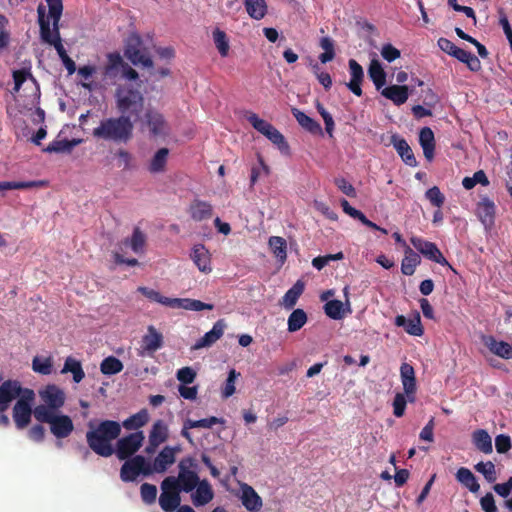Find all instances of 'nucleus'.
I'll return each instance as SVG.
<instances>
[{
    "instance_id": "obj_1",
    "label": "nucleus",
    "mask_w": 512,
    "mask_h": 512,
    "mask_svg": "<svg viewBox=\"0 0 512 512\" xmlns=\"http://www.w3.org/2000/svg\"><path fill=\"white\" fill-rule=\"evenodd\" d=\"M142 81L138 83H121L115 89V107L119 115L128 117L135 123L142 114L145 97L142 92Z\"/></svg>"
},
{
    "instance_id": "obj_2",
    "label": "nucleus",
    "mask_w": 512,
    "mask_h": 512,
    "mask_svg": "<svg viewBox=\"0 0 512 512\" xmlns=\"http://www.w3.org/2000/svg\"><path fill=\"white\" fill-rule=\"evenodd\" d=\"M89 430L86 432L88 447L101 457H110L114 454L112 441L117 439L121 433V425L114 420H103L94 425L88 423Z\"/></svg>"
},
{
    "instance_id": "obj_3",
    "label": "nucleus",
    "mask_w": 512,
    "mask_h": 512,
    "mask_svg": "<svg viewBox=\"0 0 512 512\" xmlns=\"http://www.w3.org/2000/svg\"><path fill=\"white\" fill-rule=\"evenodd\" d=\"M134 122L128 117L119 115L109 117L100 121V124L93 129L94 138L114 143H127L133 137Z\"/></svg>"
},
{
    "instance_id": "obj_4",
    "label": "nucleus",
    "mask_w": 512,
    "mask_h": 512,
    "mask_svg": "<svg viewBox=\"0 0 512 512\" xmlns=\"http://www.w3.org/2000/svg\"><path fill=\"white\" fill-rule=\"evenodd\" d=\"M48 5V15H46L45 6L40 4L37 7L38 24L40 28V37L43 41V28L48 29L50 39L55 40L61 38L60 36V19L63 12L62 0H46Z\"/></svg>"
},
{
    "instance_id": "obj_5",
    "label": "nucleus",
    "mask_w": 512,
    "mask_h": 512,
    "mask_svg": "<svg viewBox=\"0 0 512 512\" xmlns=\"http://www.w3.org/2000/svg\"><path fill=\"white\" fill-rule=\"evenodd\" d=\"M196 462L192 457L181 459L178 464V476H168L166 479L180 492H193L200 482V478L195 470Z\"/></svg>"
},
{
    "instance_id": "obj_6",
    "label": "nucleus",
    "mask_w": 512,
    "mask_h": 512,
    "mask_svg": "<svg viewBox=\"0 0 512 512\" xmlns=\"http://www.w3.org/2000/svg\"><path fill=\"white\" fill-rule=\"evenodd\" d=\"M39 397L42 403L33 409L34 418L42 416L43 412L47 414L61 412L66 401L64 390L55 384H48L39 390Z\"/></svg>"
},
{
    "instance_id": "obj_7",
    "label": "nucleus",
    "mask_w": 512,
    "mask_h": 512,
    "mask_svg": "<svg viewBox=\"0 0 512 512\" xmlns=\"http://www.w3.org/2000/svg\"><path fill=\"white\" fill-rule=\"evenodd\" d=\"M39 423H46L52 435L57 439H64L71 435L74 430V424L70 416L61 412L47 414L43 412L42 416L35 417Z\"/></svg>"
},
{
    "instance_id": "obj_8",
    "label": "nucleus",
    "mask_w": 512,
    "mask_h": 512,
    "mask_svg": "<svg viewBox=\"0 0 512 512\" xmlns=\"http://www.w3.org/2000/svg\"><path fill=\"white\" fill-rule=\"evenodd\" d=\"M139 475L150 476V462L142 455L126 459L120 469V478L123 482H134Z\"/></svg>"
},
{
    "instance_id": "obj_9",
    "label": "nucleus",
    "mask_w": 512,
    "mask_h": 512,
    "mask_svg": "<svg viewBox=\"0 0 512 512\" xmlns=\"http://www.w3.org/2000/svg\"><path fill=\"white\" fill-rule=\"evenodd\" d=\"M144 438L142 431L124 436L118 439L114 453H116L119 460L130 459L141 448Z\"/></svg>"
},
{
    "instance_id": "obj_10",
    "label": "nucleus",
    "mask_w": 512,
    "mask_h": 512,
    "mask_svg": "<svg viewBox=\"0 0 512 512\" xmlns=\"http://www.w3.org/2000/svg\"><path fill=\"white\" fill-rule=\"evenodd\" d=\"M411 244L427 259L438 263L442 266H450L447 259L443 256L437 245L433 242L427 241L421 237L412 236L410 238Z\"/></svg>"
},
{
    "instance_id": "obj_11",
    "label": "nucleus",
    "mask_w": 512,
    "mask_h": 512,
    "mask_svg": "<svg viewBox=\"0 0 512 512\" xmlns=\"http://www.w3.org/2000/svg\"><path fill=\"white\" fill-rule=\"evenodd\" d=\"M179 489H176L166 478L161 482L159 505L164 512H174L181 505Z\"/></svg>"
},
{
    "instance_id": "obj_12",
    "label": "nucleus",
    "mask_w": 512,
    "mask_h": 512,
    "mask_svg": "<svg viewBox=\"0 0 512 512\" xmlns=\"http://www.w3.org/2000/svg\"><path fill=\"white\" fill-rule=\"evenodd\" d=\"M141 124L148 129L152 137L164 136L168 131V124L164 116L156 109H147Z\"/></svg>"
},
{
    "instance_id": "obj_13",
    "label": "nucleus",
    "mask_w": 512,
    "mask_h": 512,
    "mask_svg": "<svg viewBox=\"0 0 512 512\" xmlns=\"http://www.w3.org/2000/svg\"><path fill=\"white\" fill-rule=\"evenodd\" d=\"M181 451V447L165 446L155 457L153 463H150V470L153 473H165L167 469L175 463L176 454Z\"/></svg>"
},
{
    "instance_id": "obj_14",
    "label": "nucleus",
    "mask_w": 512,
    "mask_h": 512,
    "mask_svg": "<svg viewBox=\"0 0 512 512\" xmlns=\"http://www.w3.org/2000/svg\"><path fill=\"white\" fill-rule=\"evenodd\" d=\"M240 496L242 505L249 512H259L263 507L262 498L256 490L247 483L240 484Z\"/></svg>"
},
{
    "instance_id": "obj_15",
    "label": "nucleus",
    "mask_w": 512,
    "mask_h": 512,
    "mask_svg": "<svg viewBox=\"0 0 512 512\" xmlns=\"http://www.w3.org/2000/svg\"><path fill=\"white\" fill-rule=\"evenodd\" d=\"M476 214L486 228H491L495 222V203L489 197L482 196L477 203Z\"/></svg>"
},
{
    "instance_id": "obj_16",
    "label": "nucleus",
    "mask_w": 512,
    "mask_h": 512,
    "mask_svg": "<svg viewBox=\"0 0 512 512\" xmlns=\"http://www.w3.org/2000/svg\"><path fill=\"white\" fill-rule=\"evenodd\" d=\"M163 346V336L156 328L150 325L147 333L142 337L140 355H152Z\"/></svg>"
},
{
    "instance_id": "obj_17",
    "label": "nucleus",
    "mask_w": 512,
    "mask_h": 512,
    "mask_svg": "<svg viewBox=\"0 0 512 512\" xmlns=\"http://www.w3.org/2000/svg\"><path fill=\"white\" fill-rule=\"evenodd\" d=\"M32 406L24 401H16L12 409V417L18 430L25 429L31 422Z\"/></svg>"
},
{
    "instance_id": "obj_18",
    "label": "nucleus",
    "mask_w": 512,
    "mask_h": 512,
    "mask_svg": "<svg viewBox=\"0 0 512 512\" xmlns=\"http://www.w3.org/2000/svg\"><path fill=\"white\" fill-rule=\"evenodd\" d=\"M10 384L0 386V426L8 427L10 425L9 417L5 414L8 410L12 401L15 400V396L18 394V390L11 389Z\"/></svg>"
},
{
    "instance_id": "obj_19",
    "label": "nucleus",
    "mask_w": 512,
    "mask_h": 512,
    "mask_svg": "<svg viewBox=\"0 0 512 512\" xmlns=\"http://www.w3.org/2000/svg\"><path fill=\"white\" fill-rule=\"evenodd\" d=\"M225 327L226 324L224 320L219 319L214 323L213 328L210 331L206 332L204 336L196 341L192 349L198 350L204 347H210L223 336Z\"/></svg>"
},
{
    "instance_id": "obj_20",
    "label": "nucleus",
    "mask_w": 512,
    "mask_h": 512,
    "mask_svg": "<svg viewBox=\"0 0 512 512\" xmlns=\"http://www.w3.org/2000/svg\"><path fill=\"white\" fill-rule=\"evenodd\" d=\"M400 377L405 394L409 401H414V394L416 392V377L415 370L412 365L404 362L400 367Z\"/></svg>"
},
{
    "instance_id": "obj_21",
    "label": "nucleus",
    "mask_w": 512,
    "mask_h": 512,
    "mask_svg": "<svg viewBox=\"0 0 512 512\" xmlns=\"http://www.w3.org/2000/svg\"><path fill=\"white\" fill-rule=\"evenodd\" d=\"M348 65L351 78L347 83V87L354 95L360 97L363 94L361 88L364 80L363 68L355 59H350Z\"/></svg>"
},
{
    "instance_id": "obj_22",
    "label": "nucleus",
    "mask_w": 512,
    "mask_h": 512,
    "mask_svg": "<svg viewBox=\"0 0 512 512\" xmlns=\"http://www.w3.org/2000/svg\"><path fill=\"white\" fill-rule=\"evenodd\" d=\"M190 257L201 272L210 273L212 271L211 255L203 244L194 245Z\"/></svg>"
},
{
    "instance_id": "obj_23",
    "label": "nucleus",
    "mask_w": 512,
    "mask_h": 512,
    "mask_svg": "<svg viewBox=\"0 0 512 512\" xmlns=\"http://www.w3.org/2000/svg\"><path fill=\"white\" fill-rule=\"evenodd\" d=\"M483 343L489 351L496 356L506 360L512 358V344L502 340H497L493 336H484Z\"/></svg>"
},
{
    "instance_id": "obj_24",
    "label": "nucleus",
    "mask_w": 512,
    "mask_h": 512,
    "mask_svg": "<svg viewBox=\"0 0 512 512\" xmlns=\"http://www.w3.org/2000/svg\"><path fill=\"white\" fill-rule=\"evenodd\" d=\"M395 325L398 327H404L405 331L409 335L422 336L424 334L421 317L417 311H415L413 317L409 319H406L403 315L396 316Z\"/></svg>"
},
{
    "instance_id": "obj_25",
    "label": "nucleus",
    "mask_w": 512,
    "mask_h": 512,
    "mask_svg": "<svg viewBox=\"0 0 512 512\" xmlns=\"http://www.w3.org/2000/svg\"><path fill=\"white\" fill-rule=\"evenodd\" d=\"M194 490L195 491L191 494V500L196 507L208 504L214 497L212 486L206 479L200 480Z\"/></svg>"
},
{
    "instance_id": "obj_26",
    "label": "nucleus",
    "mask_w": 512,
    "mask_h": 512,
    "mask_svg": "<svg viewBox=\"0 0 512 512\" xmlns=\"http://www.w3.org/2000/svg\"><path fill=\"white\" fill-rule=\"evenodd\" d=\"M391 143L406 165L411 167L417 166L418 162L414 153L404 138H401L398 135H393L391 137Z\"/></svg>"
},
{
    "instance_id": "obj_27",
    "label": "nucleus",
    "mask_w": 512,
    "mask_h": 512,
    "mask_svg": "<svg viewBox=\"0 0 512 512\" xmlns=\"http://www.w3.org/2000/svg\"><path fill=\"white\" fill-rule=\"evenodd\" d=\"M381 95L400 106L408 100L409 88L406 85H390L382 89Z\"/></svg>"
},
{
    "instance_id": "obj_28",
    "label": "nucleus",
    "mask_w": 512,
    "mask_h": 512,
    "mask_svg": "<svg viewBox=\"0 0 512 512\" xmlns=\"http://www.w3.org/2000/svg\"><path fill=\"white\" fill-rule=\"evenodd\" d=\"M106 57L107 63L103 68V75L107 79L115 80L118 77L119 73L122 72L124 60L118 52L108 53Z\"/></svg>"
},
{
    "instance_id": "obj_29",
    "label": "nucleus",
    "mask_w": 512,
    "mask_h": 512,
    "mask_svg": "<svg viewBox=\"0 0 512 512\" xmlns=\"http://www.w3.org/2000/svg\"><path fill=\"white\" fill-rule=\"evenodd\" d=\"M213 213L212 205L203 200L195 199L189 206V214L194 221L210 219Z\"/></svg>"
},
{
    "instance_id": "obj_30",
    "label": "nucleus",
    "mask_w": 512,
    "mask_h": 512,
    "mask_svg": "<svg viewBox=\"0 0 512 512\" xmlns=\"http://www.w3.org/2000/svg\"><path fill=\"white\" fill-rule=\"evenodd\" d=\"M419 143L423 149V154L428 161H432L435 151V138L431 128L423 127L419 132Z\"/></svg>"
},
{
    "instance_id": "obj_31",
    "label": "nucleus",
    "mask_w": 512,
    "mask_h": 512,
    "mask_svg": "<svg viewBox=\"0 0 512 512\" xmlns=\"http://www.w3.org/2000/svg\"><path fill=\"white\" fill-rule=\"evenodd\" d=\"M292 114L296 118L297 122L301 127L312 134H322L321 125L315 121L313 118L305 114L303 111L293 108Z\"/></svg>"
},
{
    "instance_id": "obj_32",
    "label": "nucleus",
    "mask_w": 512,
    "mask_h": 512,
    "mask_svg": "<svg viewBox=\"0 0 512 512\" xmlns=\"http://www.w3.org/2000/svg\"><path fill=\"white\" fill-rule=\"evenodd\" d=\"M404 253L405 256L401 263V272L404 275L411 276L414 274L416 267L421 263V258L410 246H406Z\"/></svg>"
},
{
    "instance_id": "obj_33",
    "label": "nucleus",
    "mask_w": 512,
    "mask_h": 512,
    "mask_svg": "<svg viewBox=\"0 0 512 512\" xmlns=\"http://www.w3.org/2000/svg\"><path fill=\"white\" fill-rule=\"evenodd\" d=\"M247 14L254 20L263 19L267 12L268 6L265 0H242Z\"/></svg>"
},
{
    "instance_id": "obj_34",
    "label": "nucleus",
    "mask_w": 512,
    "mask_h": 512,
    "mask_svg": "<svg viewBox=\"0 0 512 512\" xmlns=\"http://www.w3.org/2000/svg\"><path fill=\"white\" fill-rule=\"evenodd\" d=\"M368 75L374 83L377 90L383 88L386 84V72L377 59H372L368 67Z\"/></svg>"
},
{
    "instance_id": "obj_35",
    "label": "nucleus",
    "mask_w": 512,
    "mask_h": 512,
    "mask_svg": "<svg viewBox=\"0 0 512 512\" xmlns=\"http://www.w3.org/2000/svg\"><path fill=\"white\" fill-rule=\"evenodd\" d=\"M451 56H453L460 62L465 63L467 67L473 72H477L481 69L480 60L476 55L469 51L457 47L455 50L452 51Z\"/></svg>"
},
{
    "instance_id": "obj_36",
    "label": "nucleus",
    "mask_w": 512,
    "mask_h": 512,
    "mask_svg": "<svg viewBox=\"0 0 512 512\" xmlns=\"http://www.w3.org/2000/svg\"><path fill=\"white\" fill-rule=\"evenodd\" d=\"M169 155L168 148H160L152 157L149 162L148 170L152 174L161 173L165 171Z\"/></svg>"
},
{
    "instance_id": "obj_37",
    "label": "nucleus",
    "mask_w": 512,
    "mask_h": 512,
    "mask_svg": "<svg viewBox=\"0 0 512 512\" xmlns=\"http://www.w3.org/2000/svg\"><path fill=\"white\" fill-rule=\"evenodd\" d=\"M456 479L472 493H477L480 489V485L477 482L475 475L468 468H459L456 472Z\"/></svg>"
},
{
    "instance_id": "obj_38",
    "label": "nucleus",
    "mask_w": 512,
    "mask_h": 512,
    "mask_svg": "<svg viewBox=\"0 0 512 512\" xmlns=\"http://www.w3.org/2000/svg\"><path fill=\"white\" fill-rule=\"evenodd\" d=\"M169 431L168 426L163 420H157L153 423L149 433V442L152 444L160 445L168 439Z\"/></svg>"
},
{
    "instance_id": "obj_39",
    "label": "nucleus",
    "mask_w": 512,
    "mask_h": 512,
    "mask_svg": "<svg viewBox=\"0 0 512 512\" xmlns=\"http://www.w3.org/2000/svg\"><path fill=\"white\" fill-rule=\"evenodd\" d=\"M269 247L277 260L284 264L287 259V242L279 236H271L268 241Z\"/></svg>"
},
{
    "instance_id": "obj_40",
    "label": "nucleus",
    "mask_w": 512,
    "mask_h": 512,
    "mask_svg": "<svg viewBox=\"0 0 512 512\" xmlns=\"http://www.w3.org/2000/svg\"><path fill=\"white\" fill-rule=\"evenodd\" d=\"M6 384H10L11 389L18 390V394L15 396V400L24 401L32 406V403L35 399V393L30 388H23L20 381L18 380H6L0 386H4Z\"/></svg>"
},
{
    "instance_id": "obj_41",
    "label": "nucleus",
    "mask_w": 512,
    "mask_h": 512,
    "mask_svg": "<svg viewBox=\"0 0 512 512\" xmlns=\"http://www.w3.org/2000/svg\"><path fill=\"white\" fill-rule=\"evenodd\" d=\"M473 443L478 450L485 454H489L493 450L492 439L486 430H476L473 433Z\"/></svg>"
},
{
    "instance_id": "obj_42",
    "label": "nucleus",
    "mask_w": 512,
    "mask_h": 512,
    "mask_svg": "<svg viewBox=\"0 0 512 512\" xmlns=\"http://www.w3.org/2000/svg\"><path fill=\"white\" fill-rule=\"evenodd\" d=\"M68 372L72 373L73 380L75 383H80L85 377V373H84V370L82 368L80 361H78L72 357H68L65 360L64 366L61 370L62 374H65Z\"/></svg>"
},
{
    "instance_id": "obj_43",
    "label": "nucleus",
    "mask_w": 512,
    "mask_h": 512,
    "mask_svg": "<svg viewBox=\"0 0 512 512\" xmlns=\"http://www.w3.org/2000/svg\"><path fill=\"white\" fill-rule=\"evenodd\" d=\"M304 291V283L298 280L283 296V305L287 309H291L297 303L299 297Z\"/></svg>"
},
{
    "instance_id": "obj_44",
    "label": "nucleus",
    "mask_w": 512,
    "mask_h": 512,
    "mask_svg": "<svg viewBox=\"0 0 512 512\" xmlns=\"http://www.w3.org/2000/svg\"><path fill=\"white\" fill-rule=\"evenodd\" d=\"M269 139L282 153L288 154L290 147L283 134L273 125L263 134Z\"/></svg>"
},
{
    "instance_id": "obj_45",
    "label": "nucleus",
    "mask_w": 512,
    "mask_h": 512,
    "mask_svg": "<svg viewBox=\"0 0 512 512\" xmlns=\"http://www.w3.org/2000/svg\"><path fill=\"white\" fill-rule=\"evenodd\" d=\"M308 317L306 312L303 309H295L288 317V331L296 332L300 330L307 322Z\"/></svg>"
},
{
    "instance_id": "obj_46",
    "label": "nucleus",
    "mask_w": 512,
    "mask_h": 512,
    "mask_svg": "<svg viewBox=\"0 0 512 512\" xmlns=\"http://www.w3.org/2000/svg\"><path fill=\"white\" fill-rule=\"evenodd\" d=\"M123 363L114 356H109L103 359L100 364V371L104 375H115L123 370Z\"/></svg>"
},
{
    "instance_id": "obj_47",
    "label": "nucleus",
    "mask_w": 512,
    "mask_h": 512,
    "mask_svg": "<svg viewBox=\"0 0 512 512\" xmlns=\"http://www.w3.org/2000/svg\"><path fill=\"white\" fill-rule=\"evenodd\" d=\"M149 420L147 410L143 409L130 416L123 422V426L128 430H136L144 426Z\"/></svg>"
},
{
    "instance_id": "obj_48",
    "label": "nucleus",
    "mask_w": 512,
    "mask_h": 512,
    "mask_svg": "<svg viewBox=\"0 0 512 512\" xmlns=\"http://www.w3.org/2000/svg\"><path fill=\"white\" fill-rule=\"evenodd\" d=\"M324 312L329 318L340 320L344 317V305L340 300H330L325 303Z\"/></svg>"
},
{
    "instance_id": "obj_49",
    "label": "nucleus",
    "mask_w": 512,
    "mask_h": 512,
    "mask_svg": "<svg viewBox=\"0 0 512 512\" xmlns=\"http://www.w3.org/2000/svg\"><path fill=\"white\" fill-rule=\"evenodd\" d=\"M213 40L219 54L222 57L228 56L230 46L226 33L218 28L215 29L213 31Z\"/></svg>"
},
{
    "instance_id": "obj_50",
    "label": "nucleus",
    "mask_w": 512,
    "mask_h": 512,
    "mask_svg": "<svg viewBox=\"0 0 512 512\" xmlns=\"http://www.w3.org/2000/svg\"><path fill=\"white\" fill-rule=\"evenodd\" d=\"M320 47L324 50V52L319 55L321 63L325 64L332 61L335 57L333 40L330 37H322L320 39Z\"/></svg>"
},
{
    "instance_id": "obj_51",
    "label": "nucleus",
    "mask_w": 512,
    "mask_h": 512,
    "mask_svg": "<svg viewBox=\"0 0 512 512\" xmlns=\"http://www.w3.org/2000/svg\"><path fill=\"white\" fill-rule=\"evenodd\" d=\"M185 310L190 311H201V310H212L214 308L213 304L204 303L200 300L190 299V298H181L180 299V307Z\"/></svg>"
},
{
    "instance_id": "obj_52",
    "label": "nucleus",
    "mask_w": 512,
    "mask_h": 512,
    "mask_svg": "<svg viewBox=\"0 0 512 512\" xmlns=\"http://www.w3.org/2000/svg\"><path fill=\"white\" fill-rule=\"evenodd\" d=\"M140 495L145 504L151 505L157 498V487L150 483H143L140 487Z\"/></svg>"
},
{
    "instance_id": "obj_53",
    "label": "nucleus",
    "mask_w": 512,
    "mask_h": 512,
    "mask_svg": "<svg viewBox=\"0 0 512 512\" xmlns=\"http://www.w3.org/2000/svg\"><path fill=\"white\" fill-rule=\"evenodd\" d=\"M225 420L223 418H218L216 416H211L208 418L200 419V420H192L188 418V425L193 428H206L210 429L216 424H224Z\"/></svg>"
},
{
    "instance_id": "obj_54",
    "label": "nucleus",
    "mask_w": 512,
    "mask_h": 512,
    "mask_svg": "<svg viewBox=\"0 0 512 512\" xmlns=\"http://www.w3.org/2000/svg\"><path fill=\"white\" fill-rule=\"evenodd\" d=\"M477 472L481 473L488 482H494L496 480L495 465L491 461L479 462L475 465Z\"/></svg>"
},
{
    "instance_id": "obj_55",
    "label": "nucleus",
    "mask_w": 512,
    "mask_h": 512,
    "mask_svg": "<svg viewBox=\"0 0 512 512\" xmlns=\"http://www.w3.org/2000/svg\"><path fill=\"white\" fill-rule=\"evenodd\" d=\"M32 368L37 373L49 375L52 372V361L50 358L41 359L39 357H34L32 361Z\"/></svg>"
},
{
    "instance_id": "obj_56",
    "label": "nucleus",
    "mask_w": 512,
    "mask_h": 512,
    "mask_svg": "<svg viewBox=\"0 0 512 512\" xmlns=\"http://www.w3.org/2000/svg\"><path fill=\"white\" fill-rule=\"evenodd\" d=\"M43 42L53 46L61 59L68 56L62 44V39L58 37L55 40L50 39L48 29L45 27L43 28Z\"/></svg>"
},
{
    "instance_id": "obj_57",
    "label": "nucleus",
    "mask_w": 512,
    "mask_h": 512,
    "mask_svg": "<svg viewBox=\"0 0 512 512\" xmlns=\"http://www.w3.org/2000/svg\"><path fill=\"white\" fill-rule=\"evenodd\" d=\"M425 196L430 203L437 208H441L445 202V197L437 186L429 188Z\"/></svg>"
},
{
    "instance_id": "obj_58",
    "label": "nucleus",
    "mask_w": 512,
    "mask_h": 512,
    "mask_svg": "<svg viewBox=\"0 0 512 512\" xmlns=\"http://www.w3.org/2000/svg\"><path fill=\"white\" fill-rule=\"evenodd\" d=\"M247 120L251 124V126L262 135L265 134L266 131L270 129V127L272 126L271 123L259 118V116L256 113H250L247 116Z\"/></svg>"
},
{
    "instance_id": "obj_59",
    "label": "nucleus",
    "mask_w": 512,
    "mask_h": 512,
    "mask_svg": "<svg viewBox=\"0 0 512 512\" xmlns=\"http://www.w3.org/2000/svg\"><path fill=\"white\" fill-rule=\"evenodd\" d=\"M141 43L139 36H132L129 38L124 49V55L128 60L137 55V51L141 49Z\"/></svg>"
},
{
    "instance_id": "obj_60",
    "label": "nucleus",
    "mask_w": 512,
    "mask_h": 512,
    "mask_svg": "<svg viewBox=\"0 0 512 512\" xmlns=\"http://www.w3.org/2000/svg\"><path fill=\"white\" fill-rule=\"evenodd\" d=\"M8 24L7 17L0 14V50L7 48L10 43V33L7 30Z\"/></svg>"
},
{
    "instance_id": "obj_61",
    "label": "nucleus",
    "mask_w": 512,
    "mask_h": 512,
    "mask_svg": "<svg viewBox=\"0 0 512 512\" xmlns=\"http://www.w3.org/2000/svg\"><path fill=\"white\" fill-rule=\"evenodd\" d=\"M238 375L239 374L235 371V369L230 370L222 390V396L224 398H228L235 393V380Z\"/></svg>"
},
{
    "instance_id": "obj_62",
    "label": "nucleus",
    "mask_w": 512,
    "mask_h": 512,
    "mask_svg": "<svg viewBox=\"0 0 512 512\" xmlns=\"http://www.w3.org/2000/svg\"><path fill=\"white\" fill-rule=\"evenodd\" d=\"M177 380L182 384H191L196 378V372L191 367H183L177 371Z\"/></svg>"
},
{
    "instance_id": "obj_63",
    "label": "nucleus",
    "mask_w": 512,
    "mask_h": 512,
    "mask_svg": "<svg viewBox=\"0 0 512 512\" xmlns=\"http://www.w3.org/2000/svg\"><path fill=\"white\" fill-rule=\"evenodd\" d=\"M145 244V235L140 231L139 228H135L130 239V247L134 252L142 250Z\"/></svg>"
},
{
    "instance_id": "obj_64",
    "label": "nucleus",
    "mask_w": 512,
    "mask_h": 512,
    "mask_svg": "<svg viewBox=\"0 0 512 512\" xmlns=\"http://www.w3.org/2000/svg\"><path fill=\"white\" fill-rule=\"evenodd\" d=\"M401 53L400 50L394 47L390 43H386L381 48V56L387 61V62H393L396 59L400 57Z\"/></svg>"
}]
</instances>
